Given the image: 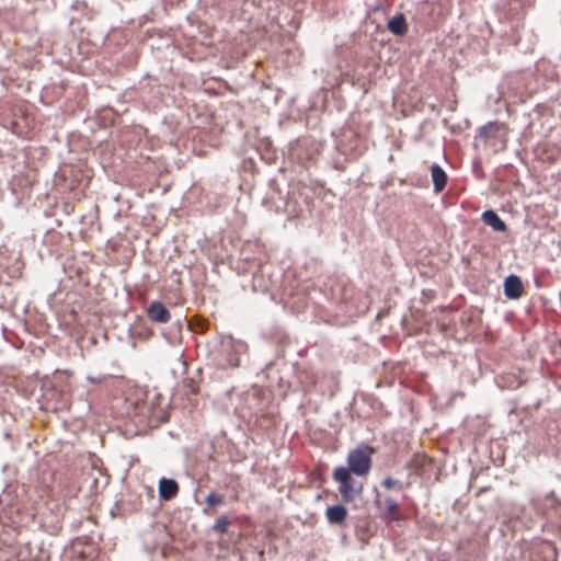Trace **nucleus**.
I'll return each instance as SVG.
<instances>
[{
	"instance_id": "f257e3e1",
	"label": "nucleus",
	"mask_w": 561,
	"mask_h": 561,
	"mask_svg": "<svg viewBox=\"0 0 561 561\" xmlns=\"http://www.w3.org/2000/svg\"><path fill=\"white\" fill-rule=\"evenodd\" d=\"M375 449L368 445H360L347 455V470L358 477L368 474L371 467V455Z\"/></svg>"
},
{
	"instance_id": "f03ea898",
	"label": "nucleus",
	"mask_w": 561,
	"mask_h": 561,
	"mask_svg": "<svg viewBox=\"0 0 561 561\" xmlns=\"http://www.w3.org/2000/svg\"><path fill=\"white\" fill-rule=\"evenodd\" d=\"M333 479L340 483L339 492L345 502L353 501L363 490L362 484L351 477V472L346 467L335 468Z\"/></svg>"
},
{
	"instance_id": "7ed1b4c3",
	"label": "nucleus",
	"mask_w": 561,
	"mask_h": 561,
	"mask_svg": "<svg viewBox=\"0 0 561 561\" xmlns=\"http://www.w3.org/2000/svg\"><path fill=\"white\" fill-rule=\"evenodd\" d=\"M241 347L242 345L234 343L231 337L224 340L221 342V353L225 355V358L218 359L217 365L224 369L238 367L240 364L238 354Z\"/></svg>"
},
{
	"instance_id": "20e7f679",
	"label": "nucleus",
	"mask_w": 561,
	"mask_h": 561,
	"mask_svg": "<svg viewBox=\"0 0 561 561\" xmlns=\"http://www.w3.org/2000/svg\"><path fill=\"white\" fill-rule=\"evenodd\" d=\"M523 294V284L520 278L515 275H508L504 280V295L508 299H517Z\"/></svg>"
},
{
	"instance_id": "39448f33",
	"label": "nucleus",
	"mask_w": 561,
	"mask_h": 561,
	"mask_svg": "<svg viewBox=\"0 0 561 561\" xmlns=\"http://www.w3.org/2000/svg\"><path fill=\"white\" fill-rule=\"evenodd\" d=\"M148 318L154 322L167 323L170 320V311L165 306L156 300L152 301L147 309Z\"/></svg>"
},
{
	"instance_id": "423d86ee",
	"label": "nucleus",
	"mask_w": 561,
	"mask_h": 561,
	"mask_svg": "<svg viewBox=\"0 0 561 561\" xmlns=\"http://www.w3.org/2000/svg\"><path fill=\"white\" fill-rule=\"evenodd\" d=\"M158 492L160 499L164 501L172 500L179 492V484L173 479L162 478L159 481Z\"/></svg>"
},
{
	"instance_id": "0eeeda50",
	"label": "nucleus",
	"mask_w": 561,
	"mask_h": 561,
	"mask_svg": "<svg viewBox=\"0 0 561 561\" xmlns=\"http://www.w3.org/2000/svg\"><path fill=\"white\" fill-rule=\"evenodd\" d=\"M482 221L491 227L494 231L504 232L507 227L501 217L492 209L484 210L481 215Z\"/></svg>"
},
{
	"instance_id": "6e6552de",
	"label": "nucleus",
	"mask_w": 561,
	"mask_h": 561,
	"mask_svg": "<svg viewBox=\"0 0 561 561\" xmlns=\"http://www.w3.org/2000/svg\"><path fill=\"white\" fill-rule=\"evenodd\" d=\"M431 176L434 185V191L436 193L442 192L447 183V174L444 171V169L440 165L434 163L431 167Z\"/></svg>"
},
{
	"instance_id": "1a4fd4ad",
	"label": "nucleus",
	"mask_w": 561,
	"mask_h": 561,
	"mask_svg": "<svg viewBox=\"0 0 561 561\" xmlns=\"http://www.w3.org/2000/svg\"><path fill=\"white\" fill-rule=\"evenodd\" d=\"M325 516L331 524H343L347 517V510L342 504H335L327 508Z\"/></svg>"
},
{
	"instance_id": "9d476101",
	"label": "nucleus",
	"mask_w": 561,
	"mask_h": 561,
	"mask_svg": "<svg viewBox=\"0 0 561 561\" xmlns=\"http://www.w3.org/2000/svg\"><path fill=\"white\" fill-rule=\"evenodd\" d=\"M388 31L397 36H403L408 31V24L402 13H398L388 21Z\"/></svg>"
},
{
	"instance_id": "9b49d317",
	"label": "nucleus",
	"mask_w": 561,
	"mask_h": 561,
	"mask_svg": "<svg viewBox=\"0 0 561 561\" xmlns=\"http://www.w3.org/2000/svg\"><path fill=\"white\" fill-rule=\"evenodd\" d=\"M385 508H386V512L392 517V519H394V520L399 519L398 503L393 499L387 497L385 500Z\"/></svg>"
},
{
	"instance_id": "f8f14e48",
	"label": "nucleus",
	"mask_w": 561,
	"mask_h": 561,
	"mask_svg": "<svg viewBox=\"0 0 561 561\" xmlns=\"http://www.w3.org/2000/svg\"><path fill=\"white\" fill-rule=\"evenodd\" d=\"M229 519L227 516H220L213 525V530L224 535L228 531Z\"/></svg>"
},
{
	"instance_id": "ddd939ff",
	"label": "nucleus",
	"mask_w": 561,
	"mask_h": 561,
	"mask_svg": "<svg viewBox=\"0 0 561 561\" xmlns=\"http://www.w3.org/2000/svg\"><path fill=\"white\" fill-rule=\"evenodd\" d=\"M206 503L210 506H218L224 503V496L215 493H209L206 499Z\"/></svg>"
},
{
	"instance_id": "4468645a",
	"label": "nucleus",
	"mask_w": 561,
	"mask_h": 561,
	"mask_svg": "<svg viewBox=\"0 0 561 561\" xmlns=\"http://www.w3.org/2000/svg\"><path fill=\"white\" fill-rule=\"evenodd\" d=\"M397 484H400V482L398 480H394L392 479L391 477H386L383 480H382V485L386 488V489H391L393 488L394 485Z\"/></svg>"
},
{
	"instance_id": "2eb2a0df",
	"label": "nucleus",
	"mask_w": 561,
	"mask_h": 561,
	"mask_svg": "<svg viewBox=\"0 0 561 561\" xmlns=\"http://www.w3.org/2000/svg\"><path fill=\"white\" fill-rule=\"evenodd\" d=\"M494 126H495V123H492V122H489L488 124H484L480 128V136L481 137H489V129L494 127Z\"/></svg>"
},
{
	"instance_id": "dca6fc26",
	"label": "nucleus",
	"mask_w": 561,
	"mask_h": 561,
	"mask_svg": "<svg viewBox=\"0 0 561 561\" xmlns=\"http://www.w3.org/2000/svg\"><path fill=\"white\" fill-rule=\"evenodd\" d=\"M104 379H105L104 376H96V377L91 376V375L87 376V380L91 383H101L104 381Z\"/></svg>"
},
{
	"instance_id": "f3484780",
	"label": "nucleus",
	"mask_w": 561,
	"mask_h": 561,
	"mask_svg": "<svg viewBox=\"0 0 561 561\" xmlns=\"http://www.w3.org/2000/svg\"><path fill=\"white\" fill-rule=\"evenodd\" d=\"M192 330L195 332H202L204 330V324L202 323L199 329L192 328Z\"/></svg>"
},
{
	"instance_id": "a211bd4d",
	"label": "nucleus",
	"mask_w": 561,
	"mask_h": 561,
	"mask_svg": "<svg viewBox=\"0 0 561 561\" xmlns=\"http://www.w3.org/2000/svg\"><path fill=\"white\" fill-rule=\"evenodd\" d=\"M559 346H560V348H561V340L559 341Z\"/></svg>"
}]
</instances>
